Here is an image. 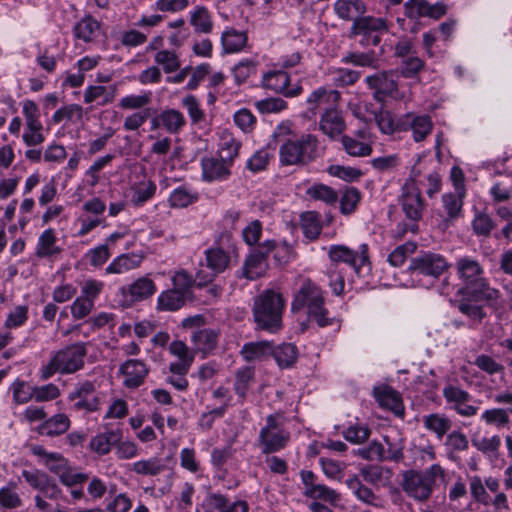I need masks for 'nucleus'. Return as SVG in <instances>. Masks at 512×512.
I'll list each match as a JSON object with an SVG mask.
<instances>
[{
	"instance_id": "27",
	"label": "nucleus",
	"mask_w": 512,
	"mask_h": 512,
	"mask_svg": "<svg viewBox=\"0 0 512 512\" xmlns=\"http://www.w3.org/2000/svg\"><path fill=\"white\" fill-rule=\"evenodd\" d=\"M152 128H163L169 134H179L186 126V118L176 109H165L152 120Z\"/></svg>"
},
{
	"instance_id": "33",
	"label": "nucleus",
	"mask_w": 512,
	"mask_h": 512,
	"mask_svg": "<svg viewBox=\"0 0 512 512\" xmlns=\"http://www.w3.org/2000/svg\"><path fill=\"white\" fill-rule=\"evenodd\" d=\"M340 99L337 90H328L325 87H318L313 90L306 99L307 117H314L318 109L325 103H336Z\"/></svg>"
},
{
	"instance_id": "42",
	"label": "nucleus",
	"mask_w": 512,
	"mask_h": 512,
	"mask_svg": "<svg viewBox=\"0 0 512 512\" xmlns=\"http://www.w3.org/2000/svg\"><path fill=\"white\" fill-rule=\"evenodd\" d=\"M422 423L426 430L434 433L441 440L452 427V421L441 413H431L422 417Z\"/></svg>"
},
{
	"instance_id": "64",
	"label": "nucleus",
	"mask_w": 512,
	"mask_h": 512,
	"mask_svg": "<svg viewBox=\"0 0 512 512\" xmlns=\"http://www.w3.org/2000/svg\"><path fill=\"white\" fill-rule=\"evenodd\" d=\"M11 390L16 404H25L34 400L35 386H30L24 380L16 379L11 385Z\"/></svg>"
},
{
	"instance_id": "26",
	"label": "nucleus",
	"mask_w": 512,
	"mask_h": 512,
	"mask_svg": "<svg viewBox=\"0 0 512 512\" xmlns=\"http://www.w3.org/2000/svg\"><path fill=\"white\" fill-rule=\"evenodd\" d=\"M267 252L262 249V244L255 249L245 260L241 270V275L249 280H255L268 269Z\"/></svg>"
},
{
	"instance_id": "44",
	"label": "nucleus",
	"mask_w": 512,
	"mask_h": 512,
	"mask_svg": "<svg viewBox=\"0 0 512 512\" xmlns=\"http://www.w3.org/2000/svg\"><path fill=\"white\" fill-rule=\"evenodd\" d=\"M100 29V23L88 15L78 21L73 27L74 37L83 42H92Z\"/></svg>"
},
{
	"instance_id": "57",
	"label": "nucleus",
	"mask_w": 512,
	"mask_h": 512,
	"mask_svg": "<svg viewBox=\"0 0 512 512\" xmlns=\"http://www.w3.org/2000/svg\"><path fill=\"white\" fill-rule=\"evenodd\" d=\"M301 229L307 239H317L322 230L319 215L311 211L303 213L301 215Z\"/></svg>"
},
{
	"instance_id": "8",
	"label": "nucleus",
	"mask_w": 512,
	"mask_h": 512,
	"mask_svg": "<svg viewBox=\"0 0 512 512\" xmlns=\"http://www.w3.org/2000/svg\"><path fill=\"white\" fill-rule=\"evenodd\" d=\"M103 394L98 390L96 381L81 380L68 393L67 400L73 402L75 411L96 412L102 404Z\"/></svg>"
},
{
	"instance_id": "22",
	"label": "nucleus",
	"mask_w": 512,
	"mask_h": 512,
	"mask_svg": "<svg viewBox=\"0 0 512 512\" xmlns=\"http://www.w3.org/2000/svg\"><path fill=\"white\" fill-rule=\"evenodd\" d=\"M263 86L286 97H295L302 93V86L296 84L290 87V76L281 70L271 71L264 74Z\"/></svg>"
},
{
	"instance_id": "39",
	"label": "nucleus",
	"mask_w": 512,
	"mask_h": 512,
	"mask_svg": "<svg viewBox=\"0 0 512 512\" xmlns=\"http://www.w3.org/2000/svg\"><path fill=\"white\" fill-rule=\"evenodd\" d=\"M247 41V33L234 28L228 27L221 34V45L226 54L241 52L246 47Z\"/></svg>"
},
{
	"instance_id": "54",
	"label": "nucleus",
	"mask_w": 512,
	"mask_h": 512,
	"mask_svg": "<svg viewBox=\"0 0 512 512\" xmlns=\"http://www.w3.org/2000/svg\"><path fill=\"white\" fill-rule=\"evenodd\" d=\"M254 380V368L245 366L239 368L235 373L233 385L234 392L243 401L247 395L249 387Z\"/></svg>"
},
{
	"instance_id": "41",
	"label": "nucleus",
	"mask_w": 512,
	"mask_h": 512,
	"mask_svg": "<svg viewBox=\"0 0 512 512\" xmlns=\"http://www.w3.org/2000/svg\"><path fill=\"white\" fill-rule=\"evenodd\" d=\"M71 421L64 413H58L43 421L39 433L46 436H58L67 432Z\"/></svg>"
},
{
	"instance_id": "50",
	"label": "nucleus",
	"mask_w": 512,
	"mask_h": 512,
	"mask_svg": "<svg viewBox=\"0 0 512 512\" xmlns=\"http://www.w3.org/2000/svg\"><path fill=\"white\" fill-rule=\"evenodd\" d=\"M262 249L266 250L267 255L273 252L275 261L280 265L291 261L295 257L293 247L285 241L266 240L262 243Z\"/></svg>"
},
{
	"instance_id": "61",
	"label": "nucleus",
	"mask_w": 512,
	"mask_h": 512,
	"mask_svg": "<svg viewBox=\"0 0 512 512\" xmlns=\"http://www.w3.org/2000/svg\"><path fill=\"white\" fill-rule=\"evenodd\" d=\"M154 61L161 66L165 73H173L177 71L181 64L176 52L171 50H159L154 56Z\"/></svg>"
},
{
	"instance_id": "5",
	"label": "nucleus",
	"mask_w": 512,
	"mask_h": 512,
	"mask_svg": "<svg viewBox=\"0 0 512 512\" xmlns=\"http://www.w3.org/2000/svg\"><path fill=\"white\" fill-rule=\"evenodd\" d=\"M444 469L433 464L424 471L408 470L403 474V491L417 502H426L432 495L437 479H443Z\"/></svg>"
},
{
	"instance_id": "24",
	"label": "nucleus",
	"mask_w": 512,
	"mask_h": 512,
	"mask_svg": "<svg viewBox=\"0 0 512 512\" xmlns=\"http://www.w3.org/2000/svg\"><path fill=\"white\" fill-rule=\"evenodd\" d=\"M205 512H248L249 505L245 500L230 502L229 499L220 493H211L204 500Z\"/></svg>"
},
{
	"instance_id": "14",
	"label": "nucleus",
	"mask_w": 512,
	"mask_h": 512,
	"mask_svg": "<svg viewBox=\"0 0 512 512\" xmlns=\"http://www.w3.org/2000/svg\"><path fill=\"white\" fill-rule=\"evenodd\" d=\"M333 263H345L355 270L356 273L369 263L368 245L363 243L357 250L345 245H332L328 252Z\"/></svg>"
},
{
	"instance_id": "12",
	"label": "nucleus",
	"mask_w": 512,
	"mask_h": 512,
	"mask_svg": "<svg viewBox=\"0 0 512 512\" xmlns=\"http://www.w3.org/2000/svg\"><path fill=\"white\" fill-rule=\"evenodd\" d=\"M389 30L388 22L382 17L364 16L356 17L351 26L353 35L363 36L368 44L377 46L381 37L380 34Z\"/></svg>"
},
{
	"instance_id": "32",
	"label": "nucleus",
	"mask_w": 512,
	"mask_h": 512,
	"mask_svg": "<svg viewBox=\"0 0 512 512\" xmlns=\"http://www.w3.org/2000/svg\"><path fill=\"white\" fill-rule=\"evenodd\" d=\"M144 260V255L141 253H124L115 257L110 264L105 268L106 274H124L131 270L140 267Z\"/></svg>"
},
{
	"instance_id": "16",
	"label": "nucleus",
	"mask_w": 512,
	"mask_h": 512,
	"mask_svg": "<svg viewBox=\"0 0 512 512\" xmlns=\"http://www.w3.org/2000/svg\"><path fill=\"white\" fill-rule=\"evenodd\" d=\"M433 129V122L427 114L408 112L400 117V131H411L415 142L424 141Z\"/></svg>"
},
{
	"instance_id": "9",
	"label": "nucleus",
	"mask_w": 512,
	"mask_h": 512,
	"mask_svg": "<svg viewBox=\"0 0 512 512\" xmlns=\"http://www.w3.org/2000/svg\"><path fill=\"white\" fill-rule=\"evenodd\" d=\"M22 114L24 117V132L22 141L27 147L41 145L46 137L44 126L41 121L40 111L33 100H25L22 103Z\"/></svg>"
},
{
	"instance_id": "38",
	"label": "nucleus",
	"mask_w": 512,
	"mask_h": 512,
	"mask_svg": "<svg viewBox=\"0 0 512 512\" xmlns=\"http://www.w3.org/2000/svg\"><path fill=\"white\" fill-rule=\"evenodd\" d=\"M189 23L196 33L210 34L214 28L213 15L203 5H197L189 12Z\"/></svg>"
},
{
	"instance_id": "63",
	"label": "nucleus",
	"mask_w": 512,
	"mask_h": 512,
	"mask_svg": "<svg viewBox=\"0 0 512 512\" xmlns=\"http://www.w3.org/2000/svg\"><path fill=\"white\" fill-rule=\"evenodd\" d=\"M385 446L383 445V461L399 462L403 459V443L400 439L383 437Z\"/></svg>"
},
{
	"instance_id": "59",
	"label": "nucleus",
	"mask_w": 512,
	"mask_h": 512,
	"mask_svg": "<svg viewBox=\"0 0 512 512\" xmlns=\"http://www.w3.org/2000/svg\"><path fill=\"white\" fill-rule=\"evenodd\" d=\"M165 468L162 460L157 457H152L146 460H139L132 464V471L136 474L144 476H156L160 474Z\"/></svg>"
},
{
	"instance_id": "55",
	"label": "nucleus",
	"mask_w": 512,
	"mask_h": 512,
	"mask_svg": "<svg viewBox=\"0 0 512 512\" xmlns=\"http://www.w3.org/2000/svg\"><path fill=\"white\" fill-rule=\"evenodd\" d=\"M306 194L314 200L322 201L327 205H335L339 195L332 187L322 183H315L306 190Z\"/></svg>"
},
{
	"instance_id": "6",
	"label": "nucleus",
	"mask_w": 512,
	"mask_h": 512,
	"mask_svg": "<svg viewBox=\"0 0 512 512\" xmlns=\"http://www.w3.org/2000/svg\"><path fill=\"white\" fill-rule=\"evenodd\" d=\"M304 307L308 310L309 318L315 320L318 326L326 327L334 323V318L328 316V311L324 307L321 289L308 279L303 281L292 302L293 311Z\"/></svg>"
},
{
	"instance_id": "47",
	"label": "nucleus",
	"mask_w": 512,
	"mask_h": 512,
	"mask_svg": "<svg viewBox=\"0 0 512 512\" xmlns=\"http://www.w3.org/2000/svg\"><path fill=\"white\" fill-rule=\"evenodd\" d=\"M198 200L196 190L187 185H181L175 188L168 198L172 208H185Z\"/></svg>"
},
{
	"instance_id": "62",
	"label": "nucleus",
	"mask_w": 512,
	"mask_h": 512,
	"mask_svg": "<svg viewBox=\"0 0 512 512\" xmlns=\"http://www.w3.org/2000/svg\"><path fill=\"white\" fill-rule=\"evenodd\" d=\"M257 61L249 58L240 60L232 69L234 80L237 85H241L247 79L256 73Z\"/></svg>"
},
{
	"instance_id": "11",
	"label": "nucleus",
	"mask_w": 512,
	"mask_h": 512,
	"mask_svg": "<svg viewBox=\"0 0 512 512\" xmlns=\"http://www.w3.org/2000/svg\"><path fill=\"white\" fill-rule=\"evenodd\" d=\"M443 397L450 409L461 417H474L479 411V406L474 405L471 394L459 386L448 384L442 390Z\"/></svg>"
},
{
	"instance_id": "18",
	"label": "nucleus",
	"mask_w": 512,
	"mask_h": 512,
	"mask_svg": "<svg viewBox=\"0 0 512 512\" xmlns=\"http://www.w3.org/2000/svg\"><path fill=\"white\" fill-rule=\"evenodd\" d=\"M368 87L374 90V98L377 101H384L387 96L397 97V82L394 79L393 72L382 71L365 78Z\"/></svg>"
},
{
	"instance_id": "19",
	"label": "nucleus",
	"mask_w": 512,
	"mask_h": 512,
	"mask_svg": "<svg viewBox=\"0 0 512 512\" xmlns=\"http://www.w3.org/2000/svg\"><path fill=\"white\" fill-rule=\"evenodd\" d=\"M200 165L201 177L205 182L225 181L231 175L232 165L222 157H203Z\"/></svg>"
},
{
	"instance_id": "7",
	"label": "nucleus",
	"mask_w": 512,
	"mask_h": 512,
	"mask_svg": "<svg viewBox=\"0 0 512 512\" xmlns=\"http://www.w3.org/2000/svg\"><path fill=\"white\" fill-rule=\"evenodd\" d=\"M322 152L317 136L304 134L298 140H285L279 149L282 165H305L317 159Z\"/></svg>"
},
{
	"instance_id": "1",
	"label": "nucleus",
	"mask_w": 512,
	"mask_h": 512,
	"mask_svg": "<svg viewBox=\"0 0 512 512\" xmlns=\"http://www.w3.org/2000/svg\"><path fill=\"white\" fill-rule=\"evenodd\" d=\"M456 273L461 280L463 287L462 293L472 295L477 299L482 300H496L499 291L490 287V284L485 277V271L478 260L471 256H463L457 259Z\"/></svg>"
},
{
	"instance_id": "34",
	"label": "nucleus",
	"mask_w": 512,
	"mask_h": 512,
	"mask_svg": "<svg viewBox=\"0 0 512 512\" xmlns=\"http://www.w3.org/2000/svg\"><path fill=\"white\" fill-rule=\"evenodd\" d=\"M122 437L123 433L121 429H107L104 432L98 433L91 439L90 448L98 455H106L111 451L113 446H116V444L122 440Z\"/></svg>"
},
{
	"instance_id": "49",
	"label": "nucleus",
	"mask_w": 512,
	"mask_h": 512,
	"mask_svg": "<svg viewBox=\"0 0 512 512\" xmlns=\"http://www.w3.org/2000/svg\"><path fill=\"white\" fill-rule=\"evenodd\" d=\"M472 445L477 451L482 453L488 458H497L501 447V437L499 435H492L490 437L473 436L471 438Z\"/></svg>"
},
{
	"instance_id": "60",
	"label": "nucleus",
	"mask_w": 512,
	"mask_h": 512,
	"mask_svg": "<svg viewBox=\"0 0 512 512\" xmlns=\"http://www.w3.org/2000/svg\"><path fill=\"white\" fill-rule=\"evenodd\" d=\"M343 149L353 157H365L372 153L370 144L360 141L354 137L345 135L341 139Z\"/></svg>"
},
{
	"instance_id": "13",
	"label": "nucleus",
	"mask_w": 512,
	"mask_h": 512,
	"mask_svg": "<svg viewBox=\"0 0 512 512\" xmlns=\"http://www.w3.org/2000/svg\"><path fill=\"white\" fill-rule=\"evenodd\" d=\"M303 484V495L314 501L326 502L332 506H336L340 501V494L330 487L317 482V476L309 470L300 472Z\"/></svg>"
},
{
	"instance_id": "30",
	"label": "nucleus",
	"mask_w": 512,
	"mask_h": 512,
	"mask_svg": "<svg viewBox=\"0 0 512 512\" xmlns=\"http://www.w3.org/2000/svg\"><path fill=\"white\" fill-rule=\"evenodd\" d=\"M156 190L155 182L147 176H143L130 185L129 199L131 204L136 207L143 206L155 196Z\"/></svg>"
},
{
	"instance_id": "52",
	"label": "nucleus",
	"mask_w": 512,
	"mask_h": 512,
	"mask_svg": "<svg viewBox=\"0 0 512 512\" xmlns=\"http://www.w3.org/2000/svg\"><path fill=\"white\" fill-rule=\"evenodd\" d=\"M444 446L449 459L455 460L457 453L464 452L469 448V441L463 432L455 430L447 434Z\"/></svg>"
},
{
	"instance_id": "25",
	"label": "nucleus",
	"mask_w": 512,
	"mask_h": 512,
	"mask_svg": "<svg viewBox=\"0 0 512 512\" xmlns=\"http://www.w3.org/2000/svg\"><path fill=\"white\" fill-rule=\"evenodd\" d=\"M219 336L220 332L217 329L203 328L192 330L190 340L195 354L200 352L203 354V357H206L212 353L218 345Z\"/></svg>"
},
{
	"instance_id": "4",
	"label": "nucleus",
	"mask_w": 512,
	"mask_h": 512,
	"mask_svg": "<svg viewBox=\"0 0 512 512\" xmlns=\"http://www.w3.org/2000/svg\"><path fill=\"white\" fill-rule=\"evenodd\" d=\"M291 441L285 417L280 413L270 414L265 418L256 439V446L264 455L275 454L284 450Z\"/></svg>"
},
{
	"instance_id": "29",
	"label": "nucleus",
	"mask_w": 512,
	"mask_h": 512,
	"mask_svg": "<svg viewBox=\"0 0 512 512\" xmlns=\"http://www.w3.org/2000/svg\"><path fill=\"white\" fill-rule=\"evenodd\" d=\"M345 484L358 501L378 509L384 507L381 497L364 485L358 476H350L345 480Z\"/></svg>"
},
{
	"instance_id": "37",
	"label": "nucleus",
	"mask_w": 512,
	"mask_h": 512,
	"mask_svg": "<svg viewBox=\"0 0 512 512\" xmlns=\"http://www.w3.org/2000/svg\"><path fill=\"white\" fill-rule=\"evenodd\" d=\"M336 16L344 21H354L367 11V6L362 0H336L333 4Z\"/></svg>"
},
{
	"instance_id": "46",
	"label": "nucleus",
	"mask_w": 512,
	"mask_h": 512,
	"mask_svg": "<svg viewBox=\"0 0 512 512\" xmlns=\"http://www.w3.org/2000/svg\"><path fill=\"white\" fill-rule=\"evenodd\" d=\"M187 298L178 290H165L157 298V309L160 311H176L184 306Z\"/></svg>"
},
{
	"instance_id": "10",
	"label": "nucleus",
	"mask_w": 512,
	"mask_h": 512,
	"mask_svg": "<svg viewBox=\"0 0 512 512\" xmlns=\"http://www.w3.org/2000/svg\"><path fill=\"white\" fill-rule=\"evenodd\" d=\"M399 203L406 219L418 224L425 210V202L414 180H407L402 186Z\"/></svg>"
},
{
	"instance_id": "23",
	"label": "nucleus",
	"mask_w": 512,
	"mask_h": 512,
	"mask_svg": "<svg viewBox=\"0 0 512 512\" xmlns=\"http://www.w3.org/2000/svg\"><path fill=\"white\" fill-rule=\"evenodd\" d=\"M63 248L58 245L55 229L47 228L38 237L35 245V255L40 259L55 260L60 257Z\"/></svg>"
},
{
	"instance_id": "45",
	"label": "nucleus",
	"mask_w": 512,
	"mask_h": 512,
	"mask_svg": "<svg viewBox=\"0 0 512 512\" xmlns=\"http://www.w3.org/2000/svg\"><path fill=\"white\" fill-rule=\"evenodd\" d=\"M359 71L351 70L348 68H330L327 72L328 80L335 87H347L354 85L360 78Z\"/></svg>"
},
{
	"instance_id": "20",
	"label": "nucleus",
	"mask_w": 512,
	"mask_h": 512,
	"mask_svg": "<svg viewBox=\"0 0 512 512\" xmlns=\"http://www.w3.org/2000/svg\"><path fill=\"white\" fill-rule=\"evenodd\" d=\"M150 368L145 361L128 359L120 365L119 373L123 375V385L128 389H137L148 376Z\"/></svg>"
},
{
	"instance_id": "21",
	"label": "nucleus",
	"mask_w": 512,
	"mask_h": 512,
	"mask_svg": "<svg viewBox=\"0 0 512 512\" xmlns=\"http://www.w3.org/2000/svg\"><path fill=\"white\" fill-rule=\"evenodd\" d=\"M207 267L211 270V274L202 275L197 273L198 285H205L213 280V278L224 272L229 263L230 256L220 247H212L205 251Z\"/></svg>"
},
{
	"instance_id": "48",
	"label": "nucleus",
	"mask_w": 512,
	"mask_h": 512,
	"mask_svg": "<svg viewBox=\"0 0 512 512\" xmlns=\"http://www.w3.org/2000/svg\"><path fill=\"white\" fill-rule=\"evenodd\" d=\"M272 353V343L269 341L249 342L243 345L240 354L245 361L262 360Z\"/></svg>"
},
{
	"instance_id": "28",
	"label": "nucleus",
	"mask_w": 512,
	"mask_h": 512,
	"mask_svg": "<svg viewBox=\"0 0 512 512\" xmlns=\"http://www.w3.org/2000/svg\"><path fill=\"white\" fill-rule=\"evenodd\" d=\"M319 128L330 139H336L345 131L346 123L341 112L330 107L321 115Z\"/></svg>"
},
{
	"instance_id": "2",
	"label": "nucleus",
	"mask_w": 512,
	"mask_h": 512,
	"mask_svg": "<svg viewBox=\"0 0 512 512\" xmlns=\"http://www.w3.org/2000/svg\"><path fill=\"white\" fill-rule=\"evenodd\" d=\"M87 355V344L76 342L68 345L51 355L47 364L40 368V378L48 380L56 373L66 375L73 374L84 367Z\"/></svg>"
},
{
	"instance_id": "53",
	"label": "nucleus",
	"mask_w": 512,
	"mask_h": 512,
	"mask_svg": "<svg viewBox=\"0 0 512 512\" xmlns=\"http://www.w3.org/2000/svg\"><path fill=\"white\" fill-rule=\"evenodd\" d=\"M278 365L282 368L292 366L298 357V350L294 344L283 343L277 347L272 346V353Z\"/></svg>"
},
{
	"instance_id": "15",
	"label": "nucleus",
	"mask_w": 512,
	"mask_h": 512,
	"mask_svg": "<svg viewBox=\"0 0 512 512\" xmlns=\"http://www.w3.org/2000/svg\"><path fill=\"white\" fill-rule=\"evenodd\" d=\"M448 267L447 261L440 254L425 253L411 260L409 270L414 277L438 278Z\"/></svg>"
},
{
	"instance_id": "17",
	"label": "nucleus",
	"mask_w": 512,
	"mask_h": 512,
	"mask_svg": "<svg viewBox=\"0 0 512 512\" xmlns=\"http://www.w3.org/2000/svg\"><path fill=\"white\" fill-rule=\"evenodd\" d=\"M403 8L404 15L411 20L424 17L437 20L447 12V6L443 2L431 4L427 0H407Z\"/></svg>"
},
{
	"instance_id": "31",
	"label": "nucleus",
	"mask_w": 512,
	"mask_h": 512,
	"mask_svg": "<svg viewBox=\"0 0 512 512\" xmlns=\"http://www.w3.org/2000/svg\"><path fill=\"white\" fill-rule=\"evenodd\" d=\"M120 292L128 296L130 302H140L150 298L156 292L154 281L148 276H142L136 279L128 287H121Z\"/></svg>"
},
{
	"instance_id": "40",
	"label": "nucleus",
	"mask_w": 512,
	"mask_h": 512,
	"mask_svg": "<svg viewBox=\"0 0 512 512\" xmlns=\"http://www.w3.org/2000/svg\"><path fill=\"white\" fill-rule=\"evenodd\" d=\"M364 481L373 486H387L392 477V471L379 465H366L360 469Z\"/></svg>"
},
{
	"instance_id": "56",
	"label": "nucleus",
	"mask_w": 512,
	"mask_h": 512,
	"mask_svg": "<svg viewBox=\"0 0 512 512\" xmlns=\"http://www.w3.org/2000/svg\"><path fill=\"white\" fill-rule=\"evenodd\" d=\"M182 107L186 109L191 124L201 126L206 122L205 111L200 101L194 95H187L182 99Z\"/></svg>"
},
{
	"instance_id": "43",
	"label": "nucleus",
	"mask_w": 512,
	"mask_h": 512,
	"mask_svg": "<svg viewBox=\"0 0 512 512\" xmlns=\"http://www.w3.org/2000/svg\"><path fill=\"white\" fill-rule=\"evenodd\" d=\"M489 300H480L472 295L463 293V298L458 304L459 311L474 322H480L485 317L483 303Z\"/></svg>"
},
{
	"instance_id": "36",
	"label": "nucleus",
	"mask_w": 512,
	"mask_h": 512,
	"mask_svg": "<svg viewBox=\"0 0 512 512\" xmlns=\"http://www.w3.org/2000/svg\"><path fill=\"white\" fill-rule=\"evenodd\" d=\"M374 396L381 407L389 409L396 416L402 417L404 415V406L401 396L391 387L383 386L375 388Z\"/></svg>"
},
{
	"instance_id": "35",
	"label": "nucleus",
	"mask_w": 512,
	"mask_h": 512,
	"mask_svg": "<svg viewBox=\"0 0 512 512\" xmlns=\"http://www.w3.org/2000/svg\"><path fill=\"white\" fill-rule=\"evenodd\" d=\"M465 194L450 192L442 195L443 209L446 217L443 220V228L446 229L452 225L462 214L463 198Z\"/></svg>"
},
{
	"instance_id": "58",
	"label": "nucleus",
	"mask_w": 512,
	"mask_h": 512,
	"mask_svg": "<svg viewBox=\"0 0 512 512\" xmlns=\"http://www.w3.org/2000/svg\"><path fill=\"white\" fill-rule=\"evenodd\" d=\"M480 419L486 425H494L498 428L510 425L509 411L503 408L486 409L482 412Z\"/></svg>"
},
{
	"instance_id": "3",
	"label": "nucleus",
	"mask_w": 512,
	"mask_h": 512,
	"mask_svg": "<svg viewBox=\"0 0 512 512\" xmlns=\"http://www.w3.org/2000/svg\"><path fill=\"white\" fill-rule=\"evenodd\" d=\"M285 300L274 290L263 291L254 299L253 317L259 329L276 333L282 328Z\"/></svg>"
},
{
	"instance_id": "51",
	"label": "nucleus",
	"mask_w": 512,
	"mask_h": 512,
	"mask_svg": "<svg viewBox=\"0 0 512 512\" xmlns=\"http://www.w3.org/2000/svg\"><path fill=\"white\" fill-rule=\"evenodd\" d=\"M241 142L237 140L231 133L224 131L221 134L219 143V157L224 158L227 162L233 165L234 160L239 155Z\"/></svg>"
}]
</instances>
